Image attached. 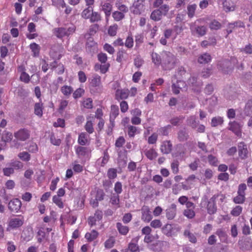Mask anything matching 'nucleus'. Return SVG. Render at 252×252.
<instances>
[{
  "mask_svg": "<svg viewBox=\"0 0 252 252\" xmlns=\"http://www.w3.org/2000/svg\"><path fill=\"white\" fill-rule=\"evenodd\" d=\"M164 242L158 241L150 246V249L155 252H160L162 251V247L164 245Z\"/></svg>",
  "mask_w": 252,
  "mask_h": 252,
  "instance_id": "nucleus-30",
  "label": "nucleus"
},
{
  "mask_svg": "<svg viewBox=\"0 0 252 252\" xmlns=\"http://www.w3.org/2000/svg\"><path fill=\"white\" fill-rule=\"evenodd\" d=\"M90 21L91 22H97L100 19V15L97 12H92L91 16L90 17Z\"/></svg>",
  "mask_w": 252,
  "mask_h": 252,
  "instance_id": "nucleus-63",
  "label": "nucleus"
},
{
  "mask_svg": "<svg viewBox=\"0 0 252 252\" xmlns=\"http://www.w3.org/2000/svg\"><path fill=\"white\" fill-rule=\"evenodd\" d=\"M20 80L25 83H28L30 81V76L26 72L20 74Z\"/></svg>",
  "mask_w": 252,
  "mask_h": 252,
  "instance_id": "nucleus-56",
  "label": "nucleus"
},
{
  "mask_svg": "<svg viewBox=\"0 0 252 252\" xmlns=\"http://www.w3.org/2000/svg\"><path fill=\"white\" fill-rule=\"evenodd\" d=\"M158 10L160 11V13L162 15L165 16L169 10V7L168 5L164 4L160 6Z\"/></svg>",
  "mask_w": 252,
  "mask_h": 252,
  "instance_id": "nucleus-61",
  "label": "nucleus"
},
{
  "mask_svg": "<svg viewBox=\"0 0 252 252\" xmlns=\"http://www.w3.org/2000/svg\"><path fill=\"white\" fill-rule=\"evenodd\" d=\"M85 130L88 132L89 134H92L94 131V128L93 127V124L92 121H87L85 126Z\"/></svg>",
  "mask_w": 252,
  "mask_h": 252,
  "instance_id": "nucleus-51",
  "label": "nucleus"
},
{
  "mask_svg": "<svg viewBox=\"0 0 252 252\" xmlns=\"http://www.w3.org/2000/svg\"><path fill=\"white\" fill-rule=\"evenodd\" d=\"M19 158L23 161H28L31 159L30 155L27 152H21L18 154Z\"/></svg>",
  "mask_w": 252,
  "mask_h": 252,
  "instance_id": "nucleus-50",
  "label": "nucleus"
},
{
  "mask_svg": "<svg viewBox=\"0 0 252 252\" xmlns=\"http://www.w3.org/2000/svg\"><path fill=\"white\" fill-rule=\"evenodd\" d=\"M142 220L145 222H149L152 219V216L148 208L142 209Z\"/></svg>",
  "mask_w": 252,
  "mask_h": 252,
  "instance_id": "nucleus-21",
  "label": "nucleus"
},
{
  "mask_svg": "<svg viewBox=\"0 0 252 252\" xmlns=\"http://www.w3.org/2000/svg\"><path fill=\"white\" fill-rule=\"evenodd\" d=\"M14 136L18 141H25L30 137V131L26 128H21L14 132Z\"/></svg>",
  "mask_w": 252,
  "mask_h": 252,
  "instance_id": "nucleus-6",
  "label": "nucleus"
},
{
  "mask_svg": "<svg viewBox=\"0 0 252 252\" xmlns=\"http://www.w3.org/2000/svg\"><path fill=\"white\" fill-rule=\"evenodd\" d=\"M68 104V101L67 100H61L59 108H58V111L60 113H63L64 109L67 107V105Z\"/></svg>",
  "mask_w": 252,
  "mask_h": 252,
  "instance_id": "nucleus-47",
  "label": "nucleus"
},
{
  "mask_svg": "<svg viewBox=\"0 0 252 252\" xmlns=\"http://www.w3.org/2000/svg\"><path fill=\"white\" fill-rule=\"evenodd\" d=\"M144 0H137L135 1L133 4V6L137 9L136 10H134V12L135 13H139L140 10H141L143 7V2Z\"/></svg>",
  "mask_w": 252,
  "mask_h": 252,
  "instance_id": "nucleus-38",
  "label": "nucleus"
},
{
  "mask_svg": "<svg viewBox=\"0 0 252 252\" xmlns=\"http://www.w3.org/2000/svg\"><path fill=\"white\" fill-rule=\"evenodd\" d=\"M85 91L83 89L79 88L76 89L73 93V97L75 99L81 97L84 94Z\"/></svg>",
  "mask_w": 252,
  "mask_h": 252,
  "instance_id": "nucleus-52",
  "label": "nucleus"
},
{
  "mask_svg": "<svg viewBox=\"0 0 252 252\" xmlns=\"http://www.w3.org/2000/svg\"><path fill=\"white\" fill-rule=\"evenodd\" d=\"M197 5L195 4L189 5L187 7V14L188 17L190 18H192L195 13Z\"/></svg>",
  "mask_w": 252,
  "mask_h": 252,
  "instance_id": "nucleus-42",
  "label": "nucleus"
},
{
  "mask_svg": "<svg viewBox=\"0 0 252 252\" xmlns=\"http://www.w3.org/2000/svg\"><path fill=\"white\" fill-rule=\"evenodd\" d=\"M219 196V194H215L209 200L206 195L202 198L201 205L203 207L207 203L206 209L209 214L213 215L216 213L217 207L215 201Z\"/></svg>",
  "mask_w": 252,
  "mask_h": 252,
  "instance_id": "nucleus-2",
  "label": "nucleus"
},
{
  "mask_svg": "<svg viewBox=\"0 0 252 252\" xmlns=\"http://www.w3.org/2000/svg\"><path fill=\"white\" fill-rule=\"evenodd\" d=\"M93 10V8L89 6L88 7L85 8L82 13V17L85 19H88L90 17L91 12Z\"/></svg>",
  "mask_w": 252,
  "mask_h": 252,
  "instance_id": "nucleus-46",
  "label": "nucleus"
},
{
  "mask_svg": "<svg viewBox=\"0 0 252 252\" xmlns=\"http://www.w3.org/2000/svg\"><path fill=\"white\" fill-rule=\"evenodd\" d=\"M231 63L227 60L220 61L218 63V68L225 73H228L230 70Z\"/></svg>",
  "mask_w": 252,
  "mask_h": 252,
  "instance_id": "nucleus-12",
  "label": "nucleus"
},
{
  "mask_svg": "<svg viewBox=\"0 0 252 252\" xmlns=\"http://www.w3.org/2000/svg\"><path fill=\"white\" fill-rule=\"evenodd\" d=\"M116 227L119 233L122 235H126L129 231V228L127 226L123 225L120 222L117 223Z\"/></svg>",
  "mask_w": 252,
  "mask_h": 252,
  "instance_id": "nucleus-35",
  "label": "nucleus"
},
{
  "mask_svg": "<svg viewBox=\"0 0 252 252\" xmlns=\"http://www.w3.org/2000/svg\"><path fill=\"white\" fill-rule=\"evenodd\" d=\"M91 194L94 195V197L96 198V200H98L99 201L103 200L105 196V193L102 189H95L94 191L91 192Z\"/></svg>",
  "mask_w": 252,
  "mask_h": 252,
  "instance_id": "nucleus-24",
  "label": "nucleus"
},
{
  "mask_svg": "<svg viewBox=\"0 0 252 252\" xmlns=\"http://www.w3.org/2000/svg\"><path fill=\"white\" fill-rule=\"evenodd\" d=\"M24 219L14 218L10 219L8 223V227L11 229H16L21 227L24 223Z\"/></svg>",
  "mask_w": 252,
  "mask_h": 252,
  "instance_id": "nucleus-11",
  "label": "nucleus"
},
{
  "mask_svg": "<svg viewBox=\"0 0 252 252\" xmlns=\"http://www.w3.org/2000/svg\"><path fill=\"white\" fill-rule=\"evenodd\" d=\"M138 239V237L133 238L131 242L129 244L128 249L131 252H137L139 251V247L136 244Z\"/></svg>",
  "mask_w": 252,
  "mask_h": 252,
  "instance_id": "nucleus-22",
  "label": "nucleus"
},
{
  "mask_svg": "<svg viewBox=\"0 0 252 252\" xmlns=\"http://www.w3.org/2000/svg\"><path fill=\"white\" fill-rule=\"evenodd\" d=\"M172 145L169 141H164L161 146V152L164 154H169L172 149Z\"/></svg>",
  "mask_w": 252,
  "mask_h": 252,
  "instance_id": "nucleus-19",
  "label": "nucleus"
},
{
  "mask_svg": "<svg viewBox=\"0 0 252 252\" xmlns=\"http://www.w3.org/2000/svg\"><path fill=\"white\" fill-rule=\"evenodd\" d=\"M125 46L127 47L128 48H131L133 46V39L131 36V35H129L126 39V41L125 42Z\"/></svg>",
  "mask_w": 252,
  "mask_h": 252,
  "instance_id": "nucleus-59",
  "label": "nucleus"
},
{
  "mask_svg": "<svg viewBox=\"0 0 252 252\" xmlns=\"http://www.w3.org/2000/svg\"><path fill=\"white\" fill-rule=\"evenodd\" d=\"M239 156L242 158L247 157L248 150L247 146L243 142H241L238 145Z\"/></svg>",
  "mask_w": 252,
  "mask_h": 252,
  "instance_id": "nucleus-17",
  "label": "nucleus"
},
{
  "mask_svg": "<svg viewBox=\"0 0 252 252\" xmlns=\"http://www.w3.org/2000/svg\"><path fill=\"white\" fill-rule=\"evenodd\" d=\"M221 24L216 20L212 21L209 24V28L212 30H218L220 29Z\"/></svg>",
  "mask_w": 252,
  "mask_h": 252,
  "instance_id": "nucleus-49",
  "label": "nucleus"
},
{
  "mask_svg": "<svg viewBox=\"0 0 252 252\" xmlns=\"http://www.w3.org/2000/svg\"><path fill=\"white\" fill-rule=\"evenodd\" d=\"M89 135L85 132L79 134L78 138V143L81 146H84L89 143Z\"/></svg>",
  "mask_w": 252,
  "mask_h": 252,
  "instance_id": "nucleus-23",
  "label": "nucleus"
},
{
  "mask_svg": "<svg viewBox=\"0 0 252 252\" xmlns=\"http://www.w3.org/2000/svg\"><path fill=\"white\" fill-rule=\"evenodd\" d=\"M102 9L104 12L106 20L108 21V17L110 15V2L107 0L102 5Z\"/></svg>",
  "mask_w": 252,
  "mask_h": 252,
  "instance_id": "nucleus-34",
  "label": "nucleus"
},
{
  "mask_svg": "<svg viewBox=\"0 0 252 252\" xmlns=\"http://www.w3.org/2000/svg\"><path fill=\"white\" fill-rule=\"evenodd\" d=\"M103 212L100 210H96L93 216H90L88 219V223L91 227L95 225L97 221L102 220Z\"/></svg>",
  "mask_w": 252,
  "mask_h": 252,
  "instance_id": "nucleus-8",
  "label": "nucleus"
},
{
  "mask_svg": "<svg viewBox=\"0 0 252 252\" xmlns=\"http://www.w3.org/2000/svg\"><path fill=\"white\" fill-rule=\"evenodd\" d=\"M223 123V118L220 116L213 117L211 120V126L216 127L221 126Z\"/></svg>",
  "mask_w": 252,
  "mask_h": 252,
  "instance_id": "nucleus-33",
  "label": "nucleus"
},
{
  "mask_svg": "<svg viewBox=\"0 0 252 252\" xmlns=\"http://www.w3.org/2000/svg\"><path fill=\"white\" fill-rule=\"evenodd\" d=\"M189 137V133L185 128L180 129L177 133V138L180 142L186 141Z\"/></svg>",
  "mask_w": 252,
  "mask_h": 252,
  "instance_id": "nucleus-14",
  "label": "nucleus"
},
{
  "mask_svg": "<svg viewBox=\"0 0 252 252\" xmlns=\"http://www.w3.org/2000/svg\"><path fill=\"white\" fill-rule=\"evenodd\" d=\"M44 109L43 104L41 101L35 103L34 106V113L35 115L41 117L43 115V110Z\"/></svg>",
  "mask_w": 252,
  "mask_h": 252,
  "instance_id": "nucleus-18",
  "label": "nucleus"
},
{
  "mask_svg": "<svg viewBox=\"0 0 252 252\" xmlns=\"http://www.w3.org/2000/svg\"><path fill=\"white\" fill-rule=\"evenodd\" d=\"M53 5L60 8H64L66 6V3L64 0H52Z\"/></svg>",
  "mask_w": 252,
  "mask_h": 252,
  "instance_id": "nucleus-53",
  "label": "nucleus"
},
{
  "mask_svg": "<svg viewBox=\"0 0 252 252\" xmlns=\"http://www.w3.org/2000/svg\"><path fill=\"white\" fill-rule=\"evenodd\" d=\"M112 16L114 19L117 21H120L125 17V15L123 13L118 11L114 12Z\"/></svg>",
  "mask_w": 252,
  "mask_h": 252,
  "instance_id": "nucleus-54",
  "label": "nucleus"
},
{
  "mask_svg": "<svg viewBox=\"0 0 252 252\" xmlns=\"http://www.w3.org/2000/svg\"><path fill=\"white\" fill-rule=\"evenodd\" d=\"M162 16L160 11L159 10L156 9L152 12L150 18L155 21H158L161 19Z\"/></svg>",
  "mask_w": 252,
  "mask_h": 252,
  "instance_id": "nucleus-36",
  "label": "nucleus"
},
{
  "mask_svg": "<svg viewBox=\"0 0 252 252\" xmlns=\"http://www.w3.org/2000/svg\"><path fill=\"white\" fill-rule=\"evenodd\" d=\"M129 95L128 90H117L115 94L116 98L119 99H126Z\"/></svg>",
  "mask_w": 252,
  "mask_h": 252,
  "instance_id": "nucleus-16",
  "label": "nucleus"
},
{
  "mask_svg": "<svg viewBox=\"0 0 252 252\" xmlns=\"http://www.w3.org/2000/svg\"><path fill=\"white\" fill-rule=\"evenodd\" d=\"M187 123L188 126L193 129L197 128L198 125V122H196V119L194 116H190L188 117L187 119Z\"/></svg>",
  "mask_w": 252,
  "mask_h": 252,
  "instance_id": "nucleus-27",
  "label": "nucleus"
},
{
  "mask_svg": "<svg viewBox=\"0 0 252 252\" xmlns=\"http://www.w3.org/2000/svg\"><path fill=\"white\" fill-rule=\"evenodd\" d=\"M177 62V58L172 53L167 51L162 52L161 66L163 69L171 70L175 66Z\"/></svg>",
  "mask_w": 252,
  "mask_h": 252,
  "instance_id": "nucleus-1",
  "label": "nucleus"
},
{
  "mask_svg": "<svg viewBox=\"0 0 252 252\" xmlns=\"http://www.w3.org/2000/svg\"><path fill=\"white\" fill-rule=\"evenodd\" d=\"M243 112L245 116H249L252 115V99L249 100L247 102Z\"/></svg>",
  "mask_w": 252,
  "mask_h": 252,
  "instance_id": "nucleus-28",
  "label": "nucleus"
},
{
  "mask_svg": "<svg viewBox=\"0 0 252 252\" xmlns=\"http://www.w3.org/2000/svg\"><path fill=\"white\" fill-rule=\"evenodd\" d=\"M30 47L32 50V51L33 52V56L34 57L38 56L40 51V47L37 44L35 43H31L30 45Z\"/></svg>",
  "mask_w": 252,
  "mask_h": 252,
  "instance_id": "nucleus-44",
  "label": "nucleus"
},
{
  "mask_svg": "<svg viewBox=\"0 0 252 252\" xmlns=\"http://www.w3.org/2000/svg\"><path fill=\"white\" fill-rule=\"evenodd\" d=\"M229 129L234 132L236 135H238L240 134V125L237 122L234 121L233 122L229 123Z\"/></svg>",
  "mask_w": 252,
  "mask_h": 252,
  "instance_id": "nucleus-25",
  "label": "nucleus"
},
{
  "mask_svg": "<svg viewBox=\"0 0 252 252\" xmlns=\"http://www.w3.org/2000/svg\"><path fill=\"white\" fill-rule=\"evenodd\" d=\"M78 77L79 81L80 83H85L87 80V76L85 72L83 71H79L78 72Z\"/></svg>",
  "mask_w": 252,
  "mask_h": 252,
  "instance_id": "nucleus-62",
  "label": "nucleus"
},
{
  "mask_svg": "<svg viewBox=\"0 0 252 252\" xmlns=\"http://www.w3.org/2000/svg\"><path fill=\"white\" fill-rule=\"evenodd\" d=\"M83 106L87 109H91L93 107V100L90 98H88L83 102Z\"/></svg>",
  "mask_w": 252,
  "mask_h": 252,
  "instance_id": "nucleus-60",
  "label": "nucleus"
},
{
  "mask_svg": "<svg viewBox=\"0 0 252 252\" xmlns=\"http://www.w3.org/2000/svg\"><path fill=\"white\" fill-rule=\"evenodd\" d=\"M211 60V57L210 54L208 53H204L198 57V62L201 64H205Z\"/></svg>",
  "mask_w": 252,
  "mask_h": 252,
  "instance_id": "nucleus-26",
  "label": "nucleus"
},
{
  "mask_svg": "<svg viewBox=\"0 0 252 252\" xmlns=\"http://www.w3.org/2000/svg\"><path fill=\"white\" fill-rule=\"evenodd\" d=\"M145 154L147 158L150 160L154 159L158 156L157 153L154 149H151L148 150H146L145 151Z\"/></svg>",
  "mask_w": 252,
  "mask_h": 252,
  "instance_id": "nucleus-40",
  "label": "nucleus"
},
{
  "mask_svg": "<svg viewBox=\"0 0 252 252\" xmlns=\"http://www.w3.org/2000/svg\"><path fill=\"white\" fill-rule=\"evenodd\" d=\"M176 214V205L172 204L166 210V216L168 220H173Z\"/></svg>",
  "mask_w": 252,
  "mask_h": 252,
  "instance_id": "nucleus-15",
  "label": "nucleus"
},
{
  "mask_svg": "<svg viewBox=\"0 0 252 252\" xmlns=\"http://www.w3.org/2000/svg\"><path fill=\"white\" fill-rule=\"evenodd\" d=\"M52 200L59 208L63 209L64 207V204L61 197L58 196H53Z\"/></svg>",
  "mask_w": 252,
  "mask_h": 252,
  "instance_id": "nucleus-45",
  "label": "nucleus"
},
{
  "mask_svg": "<svg viewBox=\"0 0 252 252\" xmlns=\"http://www.w3.org/2000/svg\"><path fill=\"white\" fill-rule=\"evenodd\" d=\"M245 201V196L238 194V195L233 198V201L236 204H242Z\"/></svg>",
  "mask_w": 252,
  "mask_h": 252,
  "instance_id": "nucleus-55",
  "label": "nucleus"
},
{
  "mask_svg": "<svg viewBox=\"0 0 252 252\" xmlns=\"http://www.w3.org/2000/svg\"><path fill=\"white\" fill-rule=\"evenodd\" d=\"M23 166V163L19 161H14L9 163V167L3 168L2 169L3 175L5 176H10L14 173V170H18Z\"/></svg>",
  "mask_w": 252,
  "mask_h": 252,
  "instance_id": "nucleus-4",
  "label": "nucleus"
},
{
  "mask_svg": "<svg viewBox=\"0 0 252 252\" xmlns=\"http://www.w3.org/2000/svg\"><path fill=\"white\" fill-rule=\"evenodd\" d=\"M190 29L192 32H196L200 36L205 35L207 31L206 27L196 26L195 23H192L190 24Z\"/></svg>",
  "mask_w": 252,
  "mask_h": 252,
  "instance_id": "nucleus-10",
  "label": "nucleus"
},
{
  "mask_svg": "<svg viewBox=\"0 0 252 252\" xmlns=\"http://www.w3.org/2000/svg\"><path fill=\"white\" fill-rule=\"evenodd\" d=\"M179 227L173 226L170 224H166L161 229L162 233L168 237L175 236L177 233L180 230Z\"/></svg>",
  "mask_w": 252,
  "mask_h": 252,
  "instance_id": "nucleus-5",
  "label": "nucleus"
},
{
  "mask_svg": "<svg viewBox=\"0 0 252 252\" xmlns=\"http://www.w3.org/2000/svg\"><path fill=\"white\" fill-rule=\"evenodd\" d=\"M172 126L170 125H168L163 127L159 128L158 132L159 135L163 136H167L171 130Z\"/></svg>",
  "mask_w": 252,
  "mask_h": 252,
  "instance_id": "nucleus-31",
  "label": "nucleus"
},
{
  "mask_svg": "<svg viewBox=\"0 0 252 252\" xmlns=\"http://www.w3.org/2000/svg\"><path fill=\"white\" fill-rule=\"evenodd\" d=\"M76 31V27L74 25L66 27L57 28L54 29V34L59 38H62L64 36L68 37L72 35Z\"/></svg>",
  "mask_w": 252,
  "mask_h": 252,
  "instance_id": "nucleus-3",
  "label": "nucleus"
},
{
  "mask_svg": "<svg viewBox=\"0 0 252 252\" xmlns=\"http://www.w3.org/2000/svg\"><path fill=\"white\" fill-rule=\"evenodd\" d=\"M98 236V233L95 230L87 232L85 235V238L88 242H91L96 239Z\"/></svg>",
  "mask_w": 252,
  "mask_h": 252,
  "instance_id": "nucleus-20",
  "label": "nucleus"
},
{
  "mask_svg": "<svg viewBox=\"0 0 252 252\" xmlns=\"http://www.w3.org/2000/svg\"><path fill=\"white\" fill-rule=\"evenodd\" d=\"M22 206L21 200L18 198H13L11 200L8 205L9 210L12 212L18 213Z\"/></svg>",
  "mask_w": 252,
  "mask_h": 252,
  "instance_id": "nucleus-9",
  "label": "nucleus"
},
{
  "mask_svg": "<svg viewBox=\"0 0 252 252\" xmlns=\"http://www.w3.org/2000/svg\"><path fill=\"white\" fill-rule=\"evenodd\" d=\"M75 150L79 158H89L91 153V150L89 148L84 146H75Z\"/></svg>",
  "mask_w": 252,
  "mask_h": 252,
  "instance_id": "nucleus-7",
  "label": "nucleus"
},
{
  "mask_svg": "<svg viewBox=\"0 0 252 252\" xmlns=\"http://www.w3.org/2000/svg\"><path fill=\"white\" fill-rule=\"evenodd\" d=\"M184 235L189 238V241L192 243H195L197 241L196 238L194 234L191 233L189 230H185L184 232Z\"/></svg>",
  "mask_w": 252,
  "mask_h": 252,
  "instance_id": "nucleus-41",
  "label": "nucleus"
},
{
  "mask_svg": "<svg viewBox=\"0 0 252 252\" xmlns=\"http://www.w3.org/2000/svg\"><path fill=\"white\" fill-rule=\"evenodd\" d=\"M242 208L240 206H236L231 211V214L233 216H238L242 212Z\"/></svg>",
  "mask_w": 252,
  "mask_h": 252,
  "instance_id": "nucleus-57",
  "label": "nucleus"
},
{
  "mask_svg": "<svg viewBox=\"0 0 252 252\" xmlns=\"http://www.w3.org/2000/svg\"><path fill=\"white\" fill-rule=\"evenodd\" d=\"M242 52H244L246 54H252V45L251 44L247 45L244 48L240 49Z\"/></svg>",
  "mask_w": 252,
  "mask_h": 252,
  "instance_id": "nucleus-64",
  "label": "nucleus"
},
{
  "mask_svg": "<svg viewBox=\"0 0 252 252\" xmlns=\"http://www.w3.org/2000/svg\"><path fill=\"white\" fill-rule=\"evenodd\" d=\"M184 215L189 219H192L195 216V212L192 209H188L184 210Z\"/></svg>",
  "mask_w": 252,
  "mask_h": 252,
  "instance_id": "nucleus-58",
  "label": "nucleus"
},
{
  "mask_svg": "<svg viewBox=\"0 0 252 252\" xmlns=\"http://www.w3.org/2000/svg\"><path fill=\"white\" fill-rule=\"evenodd\" d=\"M50 140L51 143L54 145L59 146L61 143V140L60 138H56L54 133L50 134Z\"/></svg>",
  "mask_w": 252,
  "mask_h": 252,
  "instance_id": "nucleus-48",
  "label": "nucleus"
},
{
  "mask_svg": "<svg viewBox=\"0 0 252 252\" xmlns=\"http://www.w3.org/2000/svg\"><path fill=\"white\" fill-rule=\"evenodd\" d=\"M101 83V77L97 74H94L92 76L90 81V85L94 87H98Z\"/></svg>",
  "mask_w": 252,
  "mask_h": 252,
  "instance_id": "nucleus-29",
  "label": "nucleus"
},
{
  "mask_svg": "<svg viewBox=\"0 0 252 252\" xmlns=\"http://www.w3.org/2000/svg\"><path fill=\"white\" fill-rule=\"evenodd\" d=\"M12 138L13 134L11 132L7 131H3L1 137L2 141L5 143L10 142L11 141Z\"/></svg>",
  "mask_w": 252,
  "mask_h": 252,
  "instance_id": "nucleus-37",
  "label": "nucleus"
},
{
  "mask_svg": "<svg viewBox=\"0 0 252 252\" xmlns=\"http://www.w3.org/2000/svg\"><path fill=\"white\" fill-rule=\"evenodd\" d=\"M152 62L156 65H159L162 64V58L156 53H152Z\"/></svg>",
  "mask_w": 252,
  "mask_h": 252,
  "instance_id": "nucleus-39",
  "label": "nucleus"
},
{
  "mask_svg": "<svg viewBox=\"0 0 252 252\" xmlns=\"http://www.w3.org/2000/svg\"><path fill=\"white\" fill-rule=\"evenodd\" d=\"M73 88L70 86L64 85L61 88L62 93L66 96H69L73 92Z\"/></svg>",
  "mask_w": 252,
  "mask_h": 252,
  "instance_id": "nucleus-32",
  "label": "nucleus"
},
{
  "mask_svg": "<svg viewBox=\"0 0 252 252\" xmlns=\"http://www.w3.org/2000/svg\"><path fill=\"white\" fill-rule=\"evenodd\" d=\"M184 88L186 89V83L183 81L179 80L177 81L176 83H172V90L176 94H179L180 90Z\"/></svg>",
  "mask_w": 252,
  "mask_h": 252,
  "instance_id": "nucleus-13",
  "label": "nucleus"
},
{
  "mask_svg": "<svg viewBox=\"0 0 252 252\" xmlns=\"http://www.w3.org/2000/svg\"><path fill=\"white\" fill-rule=\"evenodd\" d=\"M184 119V117L182 116L173 117L170 120V123L174 126H177L182 122Z\"/></svg>",
  "mask_w": 252,
  "mask_h": 252,
  "instance_id": "nucleus-43",
  "label": "nucleus"
}]
</instances>
